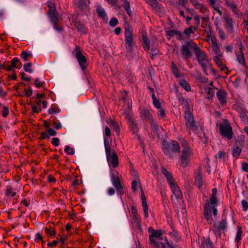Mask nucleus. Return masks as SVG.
I'll return each instance as SVG.
<instances>
[{"label": "nucleus", "instance_id": "f257e3e1", "mask_svg": "<svg viewBox=\"0 0 248 248\" xmlns=\"http://www.w3.org/2000/svg\"><path fill=\"white\" fill-rule=\"evenodd\" d=\"M217 193V188H213L212 189V194L210 199V203L211 204L213 205V206H211V205L209 204V201L208 200H206L205 201L206 203L204 207L203 215L204 218L209 223H211L213 220V219L211 217L210 215L211 212H213L214 216H216L217 215V210L216 207V205H217V198L216 196Z\"/></svg>", "mask_w": 248, "mask_h": 248}, {"label": "nucleus", "instance_id": "f03ea898", "mask_svg": "<svg viewBox=\"0 0 248 248\" xmlns=\"http://www.w3.org/2000/svg\"><path fill=\"white\" fill-rule=\"evenodd\" d=\"M148 232L150 233L149 240L153 247L155 248H166L165 243L160 242V240H162L161 230H154L150 227L148 228Z\"/></svg>", "mask_w": 248, "mask_h": 248}, {"label": "nucleus", "instance_id": "7ed1b4c3", "mask_svg": "<svg viewBox=\"0 0 248 248\" xmlns=\"http://www.w3.org/2000/svg\"><path fill=\"white\" fill-rule=\"evenodd\" d=\"M104 140L108 162V164H111L113 168H116L119 164L117 153L114 150H113L111 153V149L108 140L107 138H104Z\"/></svg>", "mask_w": 248, "mask_h": 248}, {"label": "nucleus", "instance_id": "20e7f679", "mask_svg": "<svg viewBox=\"0 0 248 248\" xmlns=\"http://www.w3.org/2000/svg\"><path fill=\"white\" fill-rule=\"evenodd\" d=\"M195 54L196 59L200 65L203 68V70L206 75H208V66L210 65V62L205 53L198 46L195 48Z\"/></svg>", "mask_w": 248, "mask_h": 248}, {"label": "nucleus", "instance_id": "39448f33", "mask_svg": "<svg viewBox=\"0 0 248 248\" xmlns=\"http://www.w3.org/2000/svg\"><path fill=\"white\" fill-rule=\"evenodd\" d=\"M182 144L183 149L180 156V160L182 167L185 168L188 165L190 161L191 150L186 141L183 142Z\"/></svg>", "mask_w": 248, "mask_h": 248}, {"label": "nucleus", "instance_id": "423d86ee", "mask_svg": "<svg viewBox=\"0 0 248 248\" xmlns=\"http://www.w3.org/2000/svg\"><path fill=\"white\" fill-rule=\"evenodd\" d=\"M163 150L164 153L171 157V152L174 153H180V149L179 143L175 140L172 141L171 143L167 141L163 142Z\"/></svg>", "mask_w": 248, "mask_h": 248}, {"label": "nucleus", "instance_id": "0eeeda50", "mask_svg": "<svg viewBox=\"0 0 248 248\" xmlns=\"http://www.w3.org/2000/svg\"><path fill=\"white\" fill-rule=\"evenodd\" d=\"M218 125L221 135L223 138H226L228 140H231L232 138L233 132L232 128L228 120H224V124H220Z\"/></svg>", "mask_w": 248, "mask_h": 248}, {"label": "nucleus", "instance_id": "6e6552de", "mask_svg": "<svg viewBox=\"0 0 248 248\" xmlns=\"http://www.w3.org/2000/svg\"><path fill=\"white\" fill-rule=\"evenodd\" d=\"M125 47L127 51L131 52L133 47V37L132 31L130 30V25L127 21L125 22Z\"/></svg>", "mask_w": 248, "mask_h": 248}, {"label": "nucleus", "instance_id": "1a4fd4ad", "mask_svg": "<svg viewBox=\"0 0 248 248\" xmlns=\"http://www.w3.org/2000/svg\"><path fill=\"white\" fill-rule=\"evenodd\" d=\"M197 47L196 45L192 41H187L184 44L182 45L181 47V51L182 55L185 57L186 59L190 57L192 53L190 51V48H194Z\"/></svg>", "mask_w": 248, "mask_h": 248}, {"label": "nucleus", "instance_id": "9d476101", "mask_svg": "<svg viewBox=\"0 0 248 248\" xmlns=\"http://www.w3.org/2000/svg\"><path fill=\"white\" fill-rule=\"evenodd\" d=\"M73 54L76 56L79 64L83 71L86 69V66L84 64L87 62V59L81 53L79 46H76Z\"/></svg>", "mask_w": 248, "mask_h": 248}, {"label": "nucleus", "instance_id": "9b49d317", "mask_svg": "<svg viewBox=\"0 0 248 248\" xmlns=\"http://www.w3.org/2000/svg\"><path fill=\"white\" fill-rule=\"evenodd\" d=\"M186 124L187 128L195 132L198 130V126L195 124L192 114L188 111L185 112Z\"/></svg>", "mask_w": 248, "mask_h": 248}, {"label": "nucleus", "instance_id": "f8f14e48", "mask_svg": "<svg viewBox=\"0 0 248 248\" xmlns=\"http://www.w3.org/2000/svg\"><path fill=\"white\" fill-rule=\"evenodd\" d=\"M224 18L226 22L225 27L228 33L233 35L234 27L233 25L232 19L229 15H225L224 16Z\"/></svg>", "mask_w": 248, "mask_h": 248}, {"label": "nucleus", "instance_id": "ddd939ff", "mask_svg": "<svg viewBox=\"0 0 248 248\" xmlns=\"http://www.w3.org/2000/svg\"><path fill=\"white\" fill-rule=\"evenodd\" d=\"M239 52H237L236 53V59L238 62L242 65V66H245L247 67L246 62L245 58L244 57V55L243 53V49L244 48L242 44L240 42L239 44Z\"/></svg>", "mask_w": 248, "mask_h": 248}, {"label": "nucleus", "instance_id": "4468645a", "mask_svg": "<svg viewBox=\"0 0 248 248\" xmlns=\"http://www.w3.org/2000/svg\"><path fill=\"white\" fill-rule=\"evenodd\" d=\"M112 182L113 186L117 189V191H119L121 194H123L124 191L122 190V186L119 177L118 175L115 176L113 174L112 175Z\"/></svg>", "mask_w": 248, "mask_h": 248}, {"label": "nucleus", "instance_id": "2eb2a0df", "mask_svg": "<svg viewBox=\"0 0 248 248\" xmlns=\"http://www.w3.org/2000/svg\"><path fill=\"white\" fill-rule=\"evenodd\" d=\"M170 187L172 190L173 194L175 195L177 199H181L182 198V192L175 183H173L170 185Z\"/></svg>", "mask_w": 248, "mask_h": 248}, {"label": "nucleus", "instance_id": "dca6fc26", "mask_svg": "<svg viewBox=\"0 0 248 248\" xmlns=\"http://www.w3.org/2000/svg\"><path fill=\"white\" fill-rule=\"evenodd\" d=\"M141 198L144 216L145 217H148V206L146 202L145 196L142 188L141 189Z\"/></svg>", "mask_w": 248, "mask_h": 248}, {"label": "nucleus", "instance_id": "f3484780", "mask_svg": "<svg viewBox=\"0 0 248 248\" xmlns=\"http://www.w3.org/2000/svg\"><path fill=\"white\" fill-rule=\"evenodd\" d=\"M48 14L52 24H55L58 22V13L56 11V9H49L48 12Z\"/></svg>", "mask_w": 248, "mask_h": 248}, {"label": "nucleus", "instance_id": "a211bd4d", "mask_svg": "<svg viewBox=\"0 0 248 248\" xmlns=\"http://www.w3.org/2000/svg\"><path fill=\"white\" fill-rule=\"evenodd\" d=\"M217 96L220 104L223 105L226 103L227 94L223 90H218L217 92Z\"/></svg>", "mask_w": 248, "mask_h": 248}, {"label": "nucleus", "instance_id": "6ab92c4d", "mask_svg": "<svg viewBox=\"0 0 248 248\" xmlns=\"http://www.w3.org/2000/svg\"><path fill=\"white\" fill-rule=\"evenodd\" d=\"M190 1L196 9H199L201 12L204 13L207 11V8L199 2L197 0H190Z\"/></svg>", "mask_w": 248, "mask_h": 248}, {"label": "nucleus", "instance_id": "aec40b11", "mask_svg": "<svg viewBox=\"0 0 248 248\" xmlns=\"http://www.w3.org/2000/svg\"><path fill=\"white\" fill-rule=\"evenodd\" d=\"M161 171L166 177L169 185L174 182L172 174L168 170H167L164 167H162Z\"/></svg>", "mask_w": 248, "mask_h": 248}, {"label": "nucleus", "instance_id": "412c9836", "mask_svg": "<svg viewBox=\"0 0 248 248\" xmlns=\"http://www.w3.org/2000/svg\"><path fill=\"white\" fill-rule=\"evenodd\" d=\"M141 118L142 119L148 121L149 122L153 120L152 115L148 109H143L140 111Z\"/></svg>", "mask_w": 248, "mask_h": 248}, {"label": "nucleus", "instance_id": "4be33fe9", "mask_svg": "<svg viewBox=\"0 0 248 248\" xmlns=\"http://www.w3.org/2000/svg\"><path fill=\"white\" fill-rule=\"evenodd\" d=\"M74 27L78 31H80L81 33H86L87 32V30L86 28L84 26V25L81 24V23L79 21H78L76 20H74L73 21Z\"/></svg>", "mask_w": 248, "mask_h": 248}, {"label": "nucleus", "instance_id": "5701e85b", "mask_svg": "<svg viewBox=\"0 0 248 248\" xmlns=\"http://www.w3.org/2000/svg\"><path fill=\"white\" fill-rule=\"evenodd\" d=\"M195 181L196 182L198 183L199 184V188H201L202 185V169L201 167H199L198 172L195 175Z\"/></svg>", "mask_w": 248, "mask_h": 248}, {"label": "nucleus", "instance_id": "b1692460", "mask_svg": "<svg viewBox=\"0 0 248 248\" xmlns=\"http://www.w3.org/2000/svg\"><path fill=\"white\" fill-rule=\"evenodd\" d=\"M241 148L239 147L237 142L234 144L232 150V155L234 157L238 158L241 152Z\"/></svg>", "mask_w": 248, "mask_h": 248}, {"label": "nucleus", "instance_id": "393cba45", "mask_svg": "<svg viewBox=\"0 0 248 248\" xmlns=\"http://www.w3.org/2000/svg\"><path fill=\"white\" fill-rule=\"evenodd\" d=\"M205 89L207 91V98L208 99H212L215 94V91L217 89L215 87H207Z\"/></svg>", "mask_w": 248, "mask_h": 248}, {"label": "nucleus", "instance_id": "a878e982", "mask_svg": "<svg viewBox=\"0 0 248 248\" xmlns=\"http://www.w3.org/2000/svg\"><path fill=\"white\" fill-rule=\"evenodd\" d=\"M108 123L112 127L116 134L119 135L120 128L118 124L112 119H109V121H108Z\"/></svg>", "mask_w": 248, "mask_h": 248}, {"label": "nucleus", "instance_id": "bb28decb", "mask_svg": "<svg viewBox=\"0 0 248 248\" xmlns=\"http://www.w3.org/2000/svg\"><path fill=\"white\" fill-rule=\"evenodd\" d=\"M74 3L77 4L78 7L83 9L85 8L90 3V0H78V3L75 0Z\"/></svg>", "mask_w": 248, "mask_h": 248}, {"label": "nucleus", "instance_id": "cd10ccee", "mask_svg": "<svg viewBox=\"0 0 248 248\" xmlns=\"http://www.w3.org/2000/svg\"><path fill=\"white\" fill-rule=\"evenodd\" d=\"M221 56H222V55L221 56H215L214 57V60L216 64L218 67H221V70L224 71L225 69H227V68L225 66L223 67V63L222 62L220 59V58Z\"/></svg>", "mask_w": 248, "mask_h": 248}, {"label": "nucleus", "instance_id": "c85d7f7f", "mask_svg": "<svg viewBox=\"0 0 248 248\" xmlns=\"http://www.w3.org/2000/svg\"><path fill=\"white\" fill-rule=\"evenodd\" d=\"M96 12L100 17L103 19H106L107 18V15L105 10L101 6H98L96 8Z\"/></svg>", "mask_w": 248, "mask_h": 248}, {"label": "nucleus", "instance_id": "c756f323", "mask_svg": "<svg viewBox=\"0 0 248 248\" xmlns=\"http://www.w3.org/2000/svg\"><path fill=\"white\" fill-rule=\"evenodd\" d=\"M179 85L186 91H190L191 90V87L189 84L185 80H180Z\"/></svg>", "mask_w": 248, "mask_h": 248}, {"label": "nucleus", "instance_id": "7c9ffc66", "mask_svg": "<svg viewBox=\"0 0 248 248\" xmlns=\"http://www.w3.org/2000/svg\"><path fill=\"white\" fill-rule=\"evenodd\" d=\"M226 225L227 223L225 219H222L221 220L219 226H217L216 223H214L215 227H216L218 231L224 230L226 227Z\"/></svg>", "mask_w": 248, "mask_h": 248}, {"label": "nucleus", "instance_id": "2f4dec72", "mask_svg": "<svg viewBox=\"0 0 248 248\" xmlns=\"http://www.w3.org/2000/svg\"><path fill=\"white\" fill-rule=\"evenodd\" d=\"M201 248H214L212 243L208 239L203 242Z\"/></svg>", "mask_w": 248, "mask_h": 248}, {"label": "nucleus", "instance_id": "473e14b6", "mask_svg": "<svg viewBox=\"0 0 248 248\" xmlns=\"http://www.w3.org/2000/svg\"><path fill=\"white\" fill-rule=\"evenodd\" d=\"M240 117L244 123L248 122V112L242 111L240 113Z\"/></svg>", "mask_w": 248, "mask_h": 248}, {"label": "nucleus", "instance_id": "72a5a7b5", "mask_svg": "<svg viewBox=\"0 0 248 248\" xmlns=\"http://www.w3.org/2000/svg\"><path fill=\"white\" fill-rule=\"evenodd\" d=\"M129 128L130 130L133 132V134H137L138 132V127L136 123L134 122H131L129 124Z\"/></svg>", "mask_w": 248, "mask_h": 248}, {"label": "nucleus", "instance_id": "f704fd0d", "mask_svg": "<svg viewBox=\"0 0 248 248\" xmlns=\"http://www.w3.org/2000/svg\"><path fill=\"white\" fill-rule=\"evenodd\" d=\"M231 9L237 18H240L242 16L243 14L238 9L237 5L234 6Z\"/></svg>", "mask_w": 248, "mask_h": 248}, {"label": "nucleus", "instance_id": "c9c22d12", "mask_svg": "<svg viewBox=\"0 0 248 248\" xmlns=\"http://www.w3.org/2000/svg\"><path fill=\"white\" fill-rule=\"evenodd\" d=\"M231 9L237 18H240L242 16L243 14L238 9L237 5L234 6Z\"/></svg>", "mask_w": 248, "mask_h": 248}, {"label": "nucleus", "instance_id": "e433bc0d", "mask_svg": "<svg viewBox=\"0 0 248 248\" xmlns=\"http://www.w3.org/2000/svg\"><path fill=\"white\" fill-rule=\"evenodd\" d=\"M147 2L152 7L153 9L156 10L158 8V2L157 0H146Z\"/></svg>", "mask_w": 248, "mask_h": 248}, {"label": "nucleus", "instance_id": "4c0bfd02", "mask_svg": "<svg viewBox=\"0 0 248 248\" xmlns=\"http://www.w3.org/2000/svg\"><path fill=\"white\" fill-rule=\"evenodd\" d=\"M171 68L172 70L173 73L177 78H179L180 76L178 73V69L176 65L173 62H171Z\"/></svg>", "mask_w": 248, "mask_h": 248}, {"label": "nucleus", "instance_id": "58836bf2", "mask_svg": "<svg viewBox=\"0 0 248 248\" xmlns=\"http://www.w3.org/2000/svg\"><path fill=\"white\" fill-rule=\"evenodd\" d=\"M242 233V229L240 226H237V232L235 237V240L238 243L241 239V235Z\"/></svg>", "mask_w": 248, "mask_h": 248}, {"label": "nucleus", "instance_id": "ea45409f", "mask_svg": "<svg viewBox=\"0 0 248 248\" xmlns=\"http://www.w3.org/2000/svg\"><path fill=\"white\" fill-rule=\"evenodd\" d=\"M142 40L144 43V48H146L147 50H149L150 49V43L148 41L147 37L146 35H143Z\"/></svg>", "mask_w": 248, "mask_h": 248}, {"label": "nucleus", "instance_id": "a19ab883", "mask_svg": "<svg viewBox=\"0 0 248 248\" xmlns=\"http://www.w3.org/2000/svg\"><path fill=\"white\" fill-rule=\"evenodd\" d=\"M32 66V63L31 62H28L24 65V70L25 72L29 73H32V70L31 68V67Z\"/></svg>", "mask_w": 248, "mask_h": 248}, {"label": "nucleus", "instance_id": "79ce46f5", "mask_svg": "<svg viewBox=\"0 0 248 248\" xmlns=\"http://www.w3.org/2000/svg\"><path fill=\"white\" fill-rule=\"evenodd\" d=\"M45 232L46 233H47L48 235L50 236H53L56 233V232L54 230V229L52 228H47L46 227L45 228Z\"/></svg>", "mask_w": 248, "mask_h": 248}, {"label": "nucleus", "instance_id": "37998d69", "mask_svg": "<svg viewBox=\"0 0 248 248\" xmlns=\"http://www.w3.org/2000/svg\"><path fill=\"white\" fill-rule=\"evenodd\" d=\"M150 123L151 124L153 132L157 133L159 129L158 125L155 123L153 120L150 121Z\"/></svg>", "mask_w": 248, "mask_h": 248}, {"label": "nucleus", "instance_id": "c03bdc74", "mask_svg": "<svg viewBox=\"0 0 248 248\" xmlns=\"http://www.w3.org/2000/svg\"><path fill=\"white\" fill-rule=\"evenodd\" d=\"M217 30L218 31V33L219 38L222 39L224 40L225 39V34L223 31H222L221 29H220L218 27H217Z\"/></svg>", "mask_w": 248, "mask_h": 248}, {"label": "nucleus", "instance_id": "a18cd8bd", "mask_svg": "<svg viewBox=\"0 0 248 248\" xmlns=\"http://www.w3.org/2000/svg\"><path fill=\"white\" fill-rule=\"evenodd\" d=\"M6 194L8 196H11L12 197H14L16 195V192H13V189L11 187L8 186L7 188V190L6 191Z\"/></svg>", "mask_w": 248, "mask_h": 248}, {"label": "nucleus", "instance_id": "49530a36", "mask_svg": "<svg viewBox=\"0 0 248 248\" xmlns=\"http://www.w3.org/2000/svg\"><path fill=\"white\" fill-rule=\"evenodd\" d=\"M20 56L25 61H27L28 57H31L32 55L31 53H28L26 51H23Z\"/></svg>", "mask_w": 248, "mask_h": 248}, {"label": "nucleus", "instance_id": "de8ad7c7", "mask_svg": "<svg viewBox=\"0 0 248 248\" xmlns=\"http://www.w3.org/2000/svg\"><path fill=\"white\" fill-rule=\"evenodd\" d=\"M131 212L133 215V218L135 220L137 221L139 220L138 218L137 217V212L136 208L134 206H132L131 207Z\"/></svg>", "mask_w": 248, "mask_h": 248}, {"label": "nucleus", "instance_id": "09e8293b", "mask_svg": "<svg viewBox=\"0 0 248 248\" xmlns=\"http://www.w3.org/2000/svg\"><path fill=\"white\" fill-rule=\"evenodd\" d=\"M64 151L69 155H73L75 153L74 149L71 148L69 146H66Z\"/></svg>", "mask_w": 248, "mask_h": 248}, {"label": "nucleus", "instance_id": "8fccbe9b", "mask_svg": "<svg viewBox=\"0 0 248 248\" xmlns=\"http://www.w3.org/2000/svg\"><path fill=\"white\" fill-rule=\"evenodd\" d=\"M118 23L117 19L115 17H113L109 21V25L111 27L115 26Z\"/></svg>", "mask_w": 248, "mask_h": 248}, {"label": "nucleus", "instance_id": "3c124183", "mask_svg": "<svg viewBox=\"0 0 248 248\" xmlns=\"http://www.w3.org/2000/svg\"><path fill=\"white\" fill-rule=\"evenodd\" d=\"M212 47L214 51L216 54V56H221L218 46H213Z\"/></svg>", "mask_w": 248, "mask_h": 248}, {"label": "nucleus", "instance_id": "603ef678", "mask_svg": "<svg viewBox=\"0 0 248 248\" xmlns=\"http://www.w3.org/2000/svg\"><path fill=\"white\" fill-rule=\"evenodd\" d=\"M158 115L161 118H164L165 117V110L161 107L158 108Z\"/></svg>", "mask_w": 248, "mask_h": 248}, {"label": "nucleus", "instance_id": "864d4df0", "mask_svg": "<svg viewBox=\"0 0 248 248\" xmlns=\"http://www.w3.org/2000/svg\"><path fill=\"white\" fill-rule=\"evenodd\" d=\"M242 205L243 207V209L244 211H246L248 209V203L246 200H242Z\"/></svg>", "mask_w": 248, "mask_h": 248}, {"label": "nucleus", "instance_id": "5fc2aeb1", "mask_svg": "<svg viewBox=\"0 0 248 248\" xmlns=\"http://www.w3.org/2000/svg\"><path fill=\"white\" fill-rule=\"evenodd\" d=\"M177 32H178V31H176V30L168 31H167V35L170 37H172V36H174V35H176Z\"/></svg>", "mask_w": 248, "mask_h": 248}, {"label": "nucleus", "instance_id": "6e6d98bb", "mask_svg": "<svg viewBox=\"0 0 248 248\" xmlns=\"http://www.w3.org/2000/svg\"><path fill=\"white\" fill-rule=\"evenodd\" d=\"M193 26H190L189 28L186 29L184 31V33L186 35H189L190 34L193 33V31H192Z\"/></svg>", "mask_w": 248, "mask_h": 248}, {"label": "nucleus", "instance_id": "4d7b16f0", "mask_svg": "<svg viewBox=\"0 0 248 248\" xmlns=\"http://www.w3.org/2000/svg\"><path fill=\"white\" fill-rule=\"evenodd\" d=\"M226 5L230 8H232L236 4L233 1H229L228 0H225Z\"/></svg>", "mask_w": 248, "mask_h": 248}, {"label": "nucleus", "instance_id": "13d9d810", "mask_svg": "<svg viewBox=\"0 0 248 248\" xmlns=\"http://www.w3.org/2000/svg\"><path fill=\"white\" fill-rule=\"evenodd\" d=\"M19 62V60L17 58H14L12 59L11 61V64L13 68H16V64Z\"/></svg>", "mask_w": 248, "mask_h": 248}, {"label": "nucleus", "instance_id": "bf43d9fd", "mask_svg": "<svg viewBox=\"0 0 248 248\" xmlns=\"http://www.w3.org/2000/svg\"><path fill=\"white\" fill-rule=\"evenodd\" d=\"M131 107L130 105L127 106V108L124 109V114L126 116L130 114Z\"/></svg>", "mask_w": 248, "mask_h": 248}, {"label": "nucleus", "instance_id": "052dcab7", "mask_svg": "<svg viewBox=\"0 0 248 248\" xmlns=\"http://www.w3.org/2000/svg\"><path fill=\"white\" fill-rule=\"evenodd\" d=\"M3 109L2 114L4 117H6L8 115V113H9L8 108H7L6 107L4 106V107H3Z\"/></svg>", "mask_w": 248, "mask_h": 248}, {"label": "nucleus", "instance_id": "680f3d73", "mask_svg": "<svg viewBox=\"0 0 248 248\" xmlns=\"http://www.w3.org/2000/svg\"><path fill=\"white\" fill-rule=\"evenodd\" d=\"M242 169L244 171L248 172V163L243 162L242 164Z\"/></svg>", "mask_w": 248, "mask_h": 248}, {"label": "nucleus", "instance_id": "e2e57ef3", "mask_svg": "<svg viewBox=\"0 0 248 248\" xmlns=\"http://www.w3.org/2000/svg\"><path fill=\"white\" fill-rule=\"evenodd\" d=\"M44 83V82H40L39 81V78H36L35 79L34 84H35L36 87H37V88H39V87H41V86H42Z\"/></svg>", "mask_w": 248, "mask_h": 248}, {"label": "nucleus", "instance_id": "0e129e2a", "mask_svg": "<svg viewBox=\"0 0 248 248\" xmlns=\"http://www.w3.org/2000/svg\"><path fill=\"white\" fill-rule=\"evenodd\" d=\"M51 142L53 145L57 146L59 145V140L58 138H54L52 139Z\"/></svg>", "mask_w": 248, "mask_h": 248}, {"label": "nucleus", "instance_id": "69168bd1", "mask_svg": "<svg viewBox=\"0 0 248 248\" xmlns=\"http://www.w3.org/2000/svg\"><path fill=\"white\" fill-rule=\"evenodd\" d=\"M132 188L134 191H136L137 189V181L134 180L132 182Z\"/></svg>", "mask_w": 248, "mask_h": 248}, {"label": "nucleus", "instance_id": "338daca9", "mask_svg": "<svg viewBox=\"0 0 248 248\" xmlns=\"http://www.w3.org/2000/svg\"><path fill=\"white\" fill-rule=\"evenodd\" d=\"M211 40L212 47L218 46L217 42V39H216V37H215V36H213V37H212L211 38Z\"/></svg>", "mask_w": 248, "mask_h": 248}, {"label": "nucleus", "instance_id": "774afa93", "mask_svg": "<svg viewBox=\"0 0 248 248\" xmlns=\"http://www.w3.org/2000/svg\"><path fill=\"white\" fill-rule=\"evenodd\" d=\"M47 133L50 136H54L56 135V132L55 130H54L53 129L48 128L47 129Z\"/></svg>", "mask_w": 248, "mask_h": 248}]
</instances>
